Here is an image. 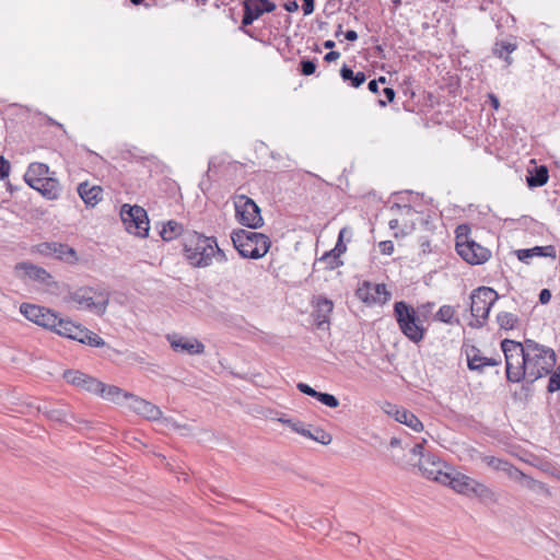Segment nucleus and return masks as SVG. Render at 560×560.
<instances>
[{
	"instance_id": "31",
	"label": "nucleus",
	"mask_w": 560,
	"mask_h": 560,
	"mask_svg": "<svg viewBox=\"0 0 560 560\" xmlns=\"http://www.w3.org/2000/svg\"><path fill=\"white\" fill-rule=\"evenodd\" d=\"M516 47V44L511 42H497L493 47V54L498 58L504 59L508 65H511L512 59L510 58V54H512Z\"/></svg>"
},
{
	"instance_id": "60",
	"label": "nucleus",
	"mask_w": 560,
	"mask_h": 560,
	"mask_svg": "<svg viewBox=\"0 0 560 560\" xmlns=\"http://www.w3.org/2000/svg\"><path fill=\"white\" fill-rule=\"evenodd\" d=\"M324 47H325L326 49H332V48L335 47V42H334V40H331V39H328V40H326V42L324 43Z\"/></svg>"
},
{
	"instance_id": "50",
	"label": "nucleus",
	"mask_w": 560,
	"mask_h": 560,
	"mask_svg": "<svg viewBox=\"0 0 560 560\" xmlns=\"http://www.w3.org/2000/svg\"><path fill=\"white\" fill-rule=\"evenodd\" d=\"M332 250L340 257L343 253H346L347 246L341 240H338Z\"/></svg>"
},
{
	"instance_id": "2",
	"label": "nucleus",
	"mask_w": 560,
	"mask_h": 560,
	"mask_svg": "<svg viewBox=\"0 0 560 560\" xmlns=\"http://www.w3.org/2000/svg\"><path fill=\"white\" fill-rule=\"evenodd\" d=\"M184 252L190 265L198 268L212 265L213 258L218 262L228 261V256L218 246L215 237L205 236L197 232L186 235Z\"/></svg>"
},
{
	"instance_id": "5",
	"label": "nucleus",
	"mask_w": 560,
	"mask_h": 560,
	"mask_svg": "<svg viewBox=\"0 0 560 560\" xmlns=\"http://www.w3.org/2000/svg\"><path fill=\"white\" fill-rule=\"evenodd\" d=\"M394 315L400 331L410 341L418 343L424 338L423 320L412 306L404 301L396 302L394 304Z\"/></svg>"
},
{
	"instance_id": "28",
	"label": "nucleus",
	"mask_w": 560,
	"mask_h": 560,
	"mask_svg": "<svg viewBox=\"0 0 560 560\" xmlns=\"http://www.w3.org/2000/svg\"><path fill=\"white\" fill-rule=\"evenodd\" d=\"M78 194L86 206L94 207L101 199L103 189L100 186H90L88 183H81L78 186Z\"/></svg>"
},
{
	"instance_id": "61",
	"label": "nucleus",
	"mask_w": 560,
	"mask_h": 560,
	"mask_svg": "<svg viewBox=\"0 0 560 560\" xmlns=\"http://www.w3.org/2000/svg\"><path fill=\"white\" fill-rule=\"evenodd\" d=\"M341 33H342V25L339 24L335 35L339 36Z\"/></svg>"
},
{
	"instance_id": "35",
	"label": "nucleus",
	"mask_w": 560,
	"mask_h": 560,
	"mask_svg": "<svg viewBox=\"0 0 560 560\" xmlns=\"http://www.w3.org/2000/svg\"><path fill=\"white\" fill-rule=\"evenodd\" d=\"M319 262L326 264V268L334 270L343 265V261L340 257L331 249L326 252L319 259Z\"/></svg>"
},
{
	"instance_id": "55",
	"label": "nucleus",
	"mask_w": 560,
	"mask_h": 560,
	"mask_svg": "<svg viewBox=\"0 0 560 560\" xmlns=\"http://www.w3.org/2000/svg\"><path fill=\"white\" fill-rule=\"evenodd\" d=\"M345 38L349 42H354L358 39V33L353 30H349L345 33Z\"/></svg>"
},
{
	"instance_id": "29",
	"label": "nucleus",
	"mask_w": 560,
	"mask_h": 560,
	"mask_svg": "<svg viewBox=\"0 0 560 560\" xmlns=\"http://www.w3.org/2000/svg\"><path fill=\"white\" fill-rule=\"evenodd\" d=\"M340 77L345 82H349V84L352 88L361 86L366 80L364 72L359 71V72L354 73L353 70L350 67H348L347 65H343L341 67Z\"/></svg>"
},
{
	"instance_id": "53",
	"label": "nucleus",
	"mask_w": 560,
	"mask_h": 560,
	"mask_svg": "<svg viewBox=\"0 0 560 560\" xmlns=\"http://www.w3.org/2000/svg\"><path fill=\"white\" fill-rule=\"evenodd\" d=\"M352 235V232L349 228L345 226L342 228L340 231H339V235H338V240H341L343 242V240L346 237H348V240L351 237Z\"/></svg>"
},
{
	"instance_id": "49",
	"label": "nucleus",
	"mask_w": 560,
	"mask_h": 560,
	"mask_svg": "<svg viewBox=\"0 0 560 560\" xmlns=\"http://www.w3.org/2000/svg\"><path fill=\"white\" fill-rule=\"evenodd\" d=\"M346 542L350 546H357L360 542V538L358 535L353 533L346 534Z\"/></svg>"
},
{
	"instance_id": "11",
	"label": "nucleus",
	"mask_w": 560,
	"mask_h": 560,
	"mask_svg": "<svg viewBox=\"0 0 560 560\" xmlns=\"http://www.w3.org/2000/svg\"><path fill=\"white\" fill-rule=\"evenodd\" d=\"M235 217L240 224L258 229L262 226L264 219L260 214V208L257 203L245 195H237L234 198Z\"/></svg>"
},
{
	"instance_id": "6",
	"label": "nucleus",
	"mask_w": 560,
	"mask_h": 560,
	"mask_svg": "<svg viewBox=\"0 0 560 560\" xmlns=\"http://www.w3.org/2000/svg\"><path fill=\"white\" fill-rule=\"evenodd\" d=\"M443 485L450 486L457 493L476 497L483 501H494V492L485 483L464 475L448 470V478Z\"/></svg>"
},
{
	"instance_id": "45",
	"label": "nucleus",
	"mask_w": 560,
	"mask_h": 560,
	"mask_svg": "<svg viewBox=\"0 0 560 560\" xmlns=\"http://www.w3.org/2000/svg\"><path fill=\"white\" fill-rule=\"evenodd\" d=\"M296 388L305 394V395H308V396H312L315 398L316 394H317V390H315L313 387H311L308 384L306 383H298L296 385Z\"/></svg>"
},
{
	"instance_id": "40",
	"label": "nucleus",
	"mask_w": 560,
	"mask_h": 560,
	"mask_svg": "<svg viewBox=\"0 0 560 560\" xmlns=\"http://www.w3.org/2000/svg\"><path fill=\"white\" fill-rule=\"evenodd\" d=\"M38 410L43 411V413L47 418H49L51 420H55V421H62L65 419V417H66V413L62 410L48 409L46 406L38 407Z\"/></svg>"
},
{
	"instance_id": "26",
	"label": "nucleus",
	"mask_w": 560,
	"mask_h": 560,
	"mask_svg": "<svg viewBox=\"0 0 560 560\" xmlns=\"http://www.w3.org/2000/svg\"><path fill=\"white\" fill-rule=\"evenodd\" d=\"M516 256L521 261L528 264L529 258L535 256L556 258V248L552 245L535 246L533 248L518 249Z\"/></svg>"
},
{
	"instance_id": "56",
	"label": "nucleus",
	"mask_w": 560,
	"mask_h": 560,
	"mask_svg": "<svg viewBox=\"0 0 560 560\" xmlns=\"http://www.w3.org/2000/svg\"><path fill=\"white\" fill-rule=\"evenodd\" d=\"M368 89H369L372 93H374V94L378 93V81H376V80H372V81H370V82H369V85H368Z\"/></svg>"
},
{
	"instance_id": "39",
	"label": "nucleus",
	"mask_w": 560,
	"mask_h": 560,
	"mask_svg": "<svg viewBox=\"0 0 560 560\" xmlns=\"http://www.w3.org/2000/svg\"><path fill=\"white\" fill-rule=\"evenodd\" d=\"M306 438L314 440L323 445H328L332 441L331 435L322 429H316L315 433L311 432V436H306Z\"/></svg>"
},
{
	"instance_id": "8",
	"label": "nucleus",
	"mask_w": 560,
	"mask_h": 560,
	"mask_svg": "<svg viewBox=\"0 0 560 560\" xmlns=\"http://www.w3.org/2000/svg\"><path fill=\"white\" fill-rule=\"evenodd\" d=\"M468 231L466 225H459L456 230V252L470 265H481L490 258V250L472 240H469L463 231Z\"/></svg>"
},
{
	"instance_id": "20",
	"label": "nucleus",
	"mask_w": 560,
	"mask_h": 560,
	"mask_svg": "<svg viewBox=\"0 0 560 560\" xmlns=\"http://www.w3.org/2000/svg\"><path fill=\"white\" fill-rule=\"evenodd\" d=\"M166 339L175 352L188 354H201L205 352V345L196 338L173 334L167 335Z\"/></svg>"
},
{
	"instance_id": "42",
	"label": "nucleus",
	"mask_w": 560,
	"mask_h": 560,
	"mask_svg": "<svg viewBox=\"0 0 560 560\" xmlns=\"http://www.w3.org/2000/svg\"><path fill=\"white\" fill-rule=\"evenodd\" d=\"M424 443L425 440L423 439L421 442L416 443L411 448V454L416 457H419V459L424 458L428 455V453L424 452Z\"/></svg>"
},
{
	"instance_id": "46",
	"label": "nucleus",
	"mask_w": 560,
	"mask_h": 560,
	"mask_svg": "<svg viewBox=\"0 0 560 560\" xmlns=\"http://www.w3.org/2000/svg\"><path fill=\"white\" fill-rule=\"evenodd\" d=\"M380 250L384 255H392L394 252V244L392 241H383L378 244Z\"/></svg>"
},
{
	"instance_id": "3",
	"label": "nucleus",
	"mask_w": 560,
	"mask_h": 560,
	"mask_svg": "<svg viewBox=\"0 0 560 560\" xmlns=\"http://www.w3.org/2000/svg\"><path fill=\"white\" fill-rule=\"evenodd\" d=\"M231 240L243 258L259 259L271 246L270 238L266 234L244 229L234 230Z\"/></svg>"
},
{
	"instance_id": "43",
	"label": "nucleus",
	"mask_w": 560,
	"mask_h": 560,
	"mask_svg": "<svg viewBox=\"0 0 560 560\" xmlns=\"http://www.w3.org/2000/svg\"><path fill=\"white\" fill-rule=\"evenodd\" d=\"M11 170L10 162L4 158L0 156V180L9 176Z\"/></svg>"
},
{
	"instance_id": "16",
	"label": "nucleus",
	"mask_w": 560,
	"mask_h": 560,
	"mask_svg": "<svg viewBox=\"0 0 560 560\" xmlns=\"http://www.w3.org/2000/svg\"><path fill=\"white\" fill-rule=\"evenodd\" d=\"M36 252L42 256L54 257L70 265H74L79 260L75 249L62 243H40L36 246Z\"/></svg>"
},
{
	"instance_id": "17",
	"label": "nucleus",
	"mask_w": 560,
	"mask_h": 560,
	"mask_svg": "<svg viewBox=\"0 0 560 560\" xmlns=\"http://www.w3.org/2000/svg\"><path fill=\"white\" fill-rule=\"evenodd\" d=\"M357 296L366 304H385L392 294L384 283L364 281L357 290Z\"/></svg>"
},
{
	"instance_id": "23",
	"label": "nucleus",
	"mask_w": 560,
	"mask_h": 560,
	"mask_svg": "<svg viewBox=\"0 0 560 560\" xmlns=\"http://www.w3.org/2000/svg\"><path fill=\"white\" fill-rule=\"evenodd\" d=\"M63 378L69 383L79 388L85 389L90 393H94L95 387L100 386L98 380L84 374L80 371L68 370L63 373Z\"/></svg>"
},
{
	"instance_id": "47",
	"label": "nucleus",
	"mask_w": 560,
	"mask_h": 560,
	"mask_svg": "<svg viewBox=\"0 0 560 560\" xmlns=\"http://www.w3.org/2000/svg\"><path fill=\"white\" fill-rule=\"evenodd\" d=\"M303 1V12L304 15H310L314 12V0H302Z\"/></svg>"
},
{
	"instance_id": "51",
	"label": "nucleus",
	"mask_w": 560,
	"mask_h": 560,
	"mask_svg": "<svg viewBox=\"0 0 560 560\" xmlns=\"http://www.w3.org/2000/svg\"><path fill=\"white\" fill-rule=\"evenodd\" d=\"M340 57V52L336 50H330L324 57L325 61L332 62L336 61Z\"/></svg>"
},
{
	"instance_id": "15",
	"label": "nucleus",
	"mask_w": 560,
	"mask_h": 560,
	"mask_svg": "<svg viewBox=\"0 0 560 560\" xmlns=\"http://www.w3.org/2000/svg\"><path fill=\"white\" fill-rule=\"evenodd\" d=\"M15 272L20 278L30 279L46 289L56 285L52 276L43 267L28 261H21L15 265Z\"/></svg>"
},
{
	"instance_id": "37",
	"label": "nucleus",
	"mask_w": 560,
	"mask_h": 560,
	"mask_svg": "<svg viewBox=\"0 0 560 560\" xmlns=\"http://www.w3.org/2000/svg\"><path fill=\"white\" fill-rule=\"evenodd\" d=\"M549 375L547 390L555 393L560 389V365L557 369L553 368Z\"/></svg>"
},
{
	"instance_id": "25",
	"label": "nucleus",
	"mask_w": 560,
	"mask_h": 560,
	"mask_svg": "<svg viewBox=\"0 0 560 560\" xmlns=\"http://www.w3.org/2000/svg\"><path fill=\"white\" fill-rule=\"evenodd\" d=\"M100 386L95 387L93 394L100 395L102 398L113 402H119L121 399H129L130 393L122 390L115 385H106L98 381Z\"/></svg>"
},
{
	"instance_id": "36",
	"label": "nucleus",
	"mask_w": 560,
	"mask_h": 560,
	"mask_svg": "<svg viewBox=\"0 0 560 560\" xmlns=\"http://www.w3.org/2000/svg\"><path fill=\"white\" fill-rule=\"evenodd\" d=\"M455 315V310L451 305H442L436 312L434 318L435 320L451 324Z\"/></svg>"
},
{
	"instance_id": "24",
	"label": "nucleus",
	"mask_w": 560,
	"mask_h": 560,
	"mask_svg": "<svg viewBox=\"0 0 560 560\" xmlns=\"http://www.w3.org/2000/svg\"><path fill=\"white\" fill-rule=\"evenodd\" d=\"M386 412L388 415H393L396 421L406 424L416 432H421L423 430V424L418 417L405 408H398L397 406L389 405V409H387Z\"/></svg>"
},
{
	"instance_id": "63",
	"label": "nucleus",
	"mask_w": 560,
	"mask_h": 560,
	"mask_svg": "<svg viewBox=\"0 0 560 560\" xmlns=\"http://www.w3.org/2000/svg\"><path fill=\"white\" fill-rule=\"evenodd\" d=\"M393 4L395 8H398L401 4L400 0H393Z\"/></svg>"
},
{
	"instance_id": "52",
	"label": "nucleus",
	"mask_w": 560,
	"mask_h": 560,
	"mask_svg": "<svg viewBox=\"0 0 560 560\" xmlns=\"http://www.w3.org/2000/svg\"><path fill=\"white\" fill-rule=\"evenodd\" d=\"M488 101H489V103H490L491 107H492L494 110H498V109H499V107H500V102H499V98H498L494 94H492V93L488 94Z\"/></svg>"
},
{
	"instance_id": "18",
	"label": "nucleus",
	"mask_w": 560,
	"mask_h": 560,
	"mask_svg": "<svg viewBox=\"0 0 560 560\" xmlns=\"http://www.w3.org/2000/svg\"><path fill=\"white\" fill-rule=\"evenodd\" d=\"M243 10L242 25L249 26L264 13L275 11L276 4L269 0H244Z\"/></svg>"
},
{
	"instance_id": "34",
	"label": "nucleus",
	"mask_w": 560,
	"mask_h": 560,
	"mask_svg": "<svg viewBox=\"0 0 560 560\" xmlns=\"http://www.w3.org/2000/svg\"><path fill=\"white\" fill-rule=\"evenodd\" d=\"M497 322L500 328L511 330L517 326L518 317L510 312H500L497 315Z\"/></svg>"
},
{
	"instance_id": "12",
	"label": "nucleus",
	"mask_w": 560,
	"mask_h": 560,
	"mask_svg": "<svg viewBox=\"0 0 560 560\" xmlns=\"http://www.w3.org/2000/svg\"><path fill=\"white\" fill-rule=\"evenodd\" d=\"M120 218L129 233L140 237L149 234L150 225L147 211L140 206L124 205L120 210Z\"/></svg>"
},
{
	"instance_id": "57",
	"label": "nucleus",
	"mask_w": 560,
	"mask_h": 560,
	"mask_svg": "<svg viewBox=\"0 0 560 560\" xmlns=\"http://www.w3.org/2000/svg\"><path fill=\"white\" fill-rule=\"evenodd\" d=\"M388 225L392 230H396L399 228L400 221L398 219H392L389 220Z\"/></svg>"
},
{
	"instance_id": "19",
	"label": "nucleus",
	"mask_w": 560,
	"mask_h": 560,
	"mask_svg": "<svg viewBox=\"0 0 560 560\" xmlns=\"http://www.w3.org/2000/svg\"><path fill=\"white\" fill-rule=\"evenodd\" d=\"M483 462L494 470L505 471L513 479H525L527 488L536 489V487H542L540 482H537L536 480L526 477L521 470L513 467L511 464L501 458L494 456H485Z\"/></svg>"
},
{
	"instance_id": "38",
	"label": "nucleus",
	"mask_w": 560,
	"mask_h": 560,
	"mask_svg": "<svg viewBox=\"0 0 560 560\" xmlns=\"http://www.w3.org/2000/svg\"><path fill=\"white\" fill-rule=\"evenodd\" d=\"M315 398L325 406L330 408H337L339 406V400L334 395L328 393L317 392Z\"/></svg>"
},
{
	"instance_id": "41",
	"label": "nucleus",
	"mask_w": 560,
	"mask_h": 560,
	"mask_svg": "<svg viewBox=\"0 0 560 560\" xmlns=\"http://www.w3.org/2000/svg\"><path fill=\"white\" fill-rule=\"evenodd\" d=\"M300 71L303 75H311L316 71V63L310 59H303L300 62Z\"/></svg>"
},
{
	"instance_id": "58",
	"label": "nucleus",
	"mask_w": 560,
	"mask_h": 560,
	"mask_svg": "<svg viewBox=\"0 0 560 560\" xmlns=\"http://www.w3.org/2000/svg\"><path fill=\"white\" fill-rule=\"evenodd\" d=\"M398 209L402 210L404 213L407 215L412 214L415 212L410 206H404V207L398 206Z\"/></svg>"
},
{
	"instance_id": "30",
	"label": "nucleus",
	"mask_w": 560,
	"mask_h": 560,
	"mask_svg": "<svg viewBox=\"0 0 560 560\" xmlns=\"http://www.w3.org/2000/svg\"><path fill=\"white\" fill-rule=\"evenodd\" d=\"M548 170L546 166L535 167L534 172H529L527 184L529 187H540L548 182Z\"/></svg>"
},
{
	"instance_id": "14",
	"label": "nucleus",
	"mask_w": 560,
	"mask_h": 560,
	"mask_svg": "<svg viewBox=\"0 0 560 560\" xmlns=\"http://www.w3.org/2000/svg\"><path fill=\"white\" fill-rule=\"evenodd\" d=\"M418 468L423 477L442 485L448 478V466L432 453L418 460Z\"/></svg>"
},
{
	"instance_id": "62",
	"label": "nucleus",
	"mask_w": 560,
	"mask_h": 560,
	"mask_svg": "<svg viewBox=\"0 0 560 560\" xmlns=\"http://www.w3.org/2000/svg\"><path fill=\"white\" fill-rule=\"evenodd\" d=\"M144 0H130V2L135 5H140Z\"/></svg>"
},
{
	"instance_id": "21",
	"label": "nucleus",
	"mask_w": 560,
	"mask_h": 560,
	"mask_svg": "<svg viewBox=\"0 0 560 560\" xmlns=\"http://www.w3.org/2000/svg\"><path fill=\"white\" fill-rule=\"evenodd\" d=\"M467 366L470 371L483 373L488 366H497L501 364L500 358H488L482 355L481 351L471 346L466 349Z\"/></svg>"
},
{
	"instance_id": "4",
	"label": "nucleus",
	"mask_w": 560,
	"mask_h": 560,
	"mask_svg": "<svg viewBox=\"0 0 560 560\" xmlns=\"http://www.w3.org/2000/svg\"><path fill=\"white\" fill-rule=\"evenodd\" d=\"M45 163L34 162L24 174L25 183L47 200H56L61 191L60 184Z\"/></svg>"
},
{
	"instance_id": "59",
	"label": "nucleus",
	"mask_w": 560,
	"mask_h": 560,
	"mask_svg": "<svg viewBox=\"0 0 560 560\" xmlns=\"http://www.w3.org/2000/svg\"><path fill=\"white\" fill-rule=\"evenodd\" d=\"M48 124L49 125H52V126H57L58 128L62 129L65 131V127L62 124L56 121L55 119L52 118H48Z\"/></svg>"
},
{
	"instance_id": "48",
	"label": "nucleus",
	"mask_w": 560,
	"mask_h": 560,
	"mask_svg": "<svg viewBox=\"0 0 560 560\" xmlns=\"http://www.w3.org/2000/svg\"><path fill=\"white\" fill-rule=\"evenodd\" d=\"M550 299H551V292H550V290H548V289H542V290L540 291V293H539V302H540L541 304H547V303H549Z\"/></svg>"
},
{
	"instance_id": "1",
	"label": "nucleus",
	"mask_w": 560,
	"mask_h": 560,
	"mask_svg": "<svg viewBox=\"0 0 560 560\" xmlns=\"http://www.w3.org/2000/svg\"><path fill=\"white\" fill-rule=\"evenodd\" d=\"M501 349L505 358L506 378L512 383L522 381L533 384L550 374L556 365V352L546 346L526 339L523 343L504 339Z\"/></svg>"
},
{
	"instance_id": "64",
	"label": "nucleus",
	"mask_w": 560,
	"mask_h": 560,
	"mask_svg": "<svg viewBox=\"0 0 560 560\" xmlns=\"http://www.w3.org/2000/svg\"><path fill=\"white\" fill-rule=\"evenodd\" d=\"M377 81H378V83H380V82H381V83H385V82H386V78H385V77H381Z\"/></svg>"
},
{
	"instance_id": "32",
	"label": "nucleus",
	"mask_w": 560,
	"mask_h": 560,
	"mask_svg": "<svg viewBox=\"0 0 560 560\" xmlns=\"http://www.w3.org/2000/svg\"><path fill=\"white\" fill-rule=\"evenodd\" d=\"M183 232V226L178 222L174 220L167 221L165 224H163V228L160 232L161 237L166 241H173L177 236H179Z\"/></svg>"
},
{
	"instance_id": "7",
	"label": "nucleus",
	"mask_w": 560,
	"mask_h": 560,
	"mask_svg": "<svg viewBox=\"0 0 560 560\" xmlns=\"http://www.w3.org/2000/svg\"><path fill=\"white\" fill-rule=\"evenodd\" d=\"M69 301L74 303L79 310H86L102 315L108 306L109 294L106 291L96 290L91 287H81L70 293Z\"/></svg>"
},
{
	"instance_id": "54",
	"label": "nucleus",
	"mask_w": 560,
	"mask_h": 560,
	"mask_svg": "<svg viewBox=\"0 0 560 560\" xmlns=\"http://www.w3.org/2000/svg\"><path fill=\"white\" fill-rule=\"evenodd\" d=\"M284 9L288 11V12H295L299 10V4L295 0H292V1H288L284 3Z\"/></svg>"
},
{
	"instance_id": "10",
	"label": "nucleus",
	"mask_w": 560,
	"mask_h": 560,
	"mask_svg": "<svg viewBox=\"0 0 560 560\" xmlns=\"http://www.w3.org/2000/svg\"><path fill=\"white\" fill-rule=\"evenodd\" d=\"M499 299L497 291L488 287H479L470 294V312L477 320L478 326H482L489 316L490 310Z\"/></svg>"
},
{
	"instance_id": "44",
	"label": "nucleus",
	"mask_w": 560,
	"mask_h": 560,
	"mask_svg": "<svg viewBox=\"0 0 560 560\" xmlns=\"http://www.w3.org/2000/svg\"><path fill=\"white\" fill-rule=\"evenodd\" d=\"M383 94L386 100H380L381 106H386L387 103L393 102L395 98V91L392 88H385L383 90Z\"/></svg>"
},
{
	"instance_id": "33",
	"label": "nucleus",
	"mask_w": 560,
	"mask_h": 560,
	"mask_svg": "<svg viewBox=\"0 0 560 560\" xmlns=\"http://www.w3.org/2000/svg\"><path fill=\"white\" fill-rule=\"evenodd\" d=\"M278 421L287 427H289L292 431L302 436H311V430L304 427V423L300 420H294L291 418H287L285 416L279 417Z\"/></svg>"
},
{
	"instance_id": "27",
	"label": "nucleus",
	"mask_w": 560,
	"mask_h": 560,
	"mask_svg": "<svg viewBox=\"0 0 560 560\" xmlns=\"http://www.w3.org/2000/svg\"><path fill=\"white\" fill-rule=\"evenodd\" d=\"M334 304L330 300L325 298L317 299L315 310L313 313L317 327L329 323V316L332 312Z\"/></svg>"
},
{
	"instance_id": "9",
	"label": "nucleus",
	"mask_w": 560,
	"mask_h": 560,
	"mask_svg": "<svg viewBox=\"0 0 560 560\" xmlns=\"http://www.w3.org/2000/svg\"><path fill=\"white\" fill-rule=\"evenodd\" d=\"M52 331L62 337L77 340L91 347L105 346V341L95 332L82 327L81 325H77L69 319L60 318L59 316L58 324L52 328Z\"/></svg>"
},
{
	"instance_id": "22",
	"label": "nucleus",
	"mask_w": 560,
	"mask_h": 560,
	"mask_svg": "<svg viewBox=\"0 0 560 560\" xmlns=\"http://www.w3.org/2000/svg\"><path fill=\"white\" fill-rule=\"evenodd\" d=\"M128 400L129 407L148 420H159L162 417L161 409L148 400H144L133 394L130 395Z\"/></svg>"
},
{
	"instance_id": "13",
	"label": "nucleus",
	"mask_w": 560,
	"mask_h": 560,
	"mask_svg": "<svg viewBox=\"0 0 560 560\" xmlns=\"http://www.w3.org/2000/svg\"><path fill=\"white\" fill-rule=\"evenodd\" d=\"M20 312L25 318L38 326L52 330L58 324V314L44 306L22 303Z\"/></svg>"
}]
</instances>
